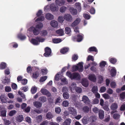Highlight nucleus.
<instances>
[{
    "label": "nucleus",
    "instance_id": "1",
    "mask_svg": "<svg viewBox=\"0 0 125 125\" xmlns=\"http://www.w3.org/2000/svg\"><path fill=\"white\" fill-rule=\"evenodd\" d=\"M66 75L71 80L79 79L80 78V76L78 73H72L68 71L66 73Z\"/></svg>",
    "mask_w": 125,
    "mask_h": 125
},
{
    "label": "nucleus",
    "instance_id": "2",
    "mask_svg": "<svg viewBox=\"0 0 125 125\" xmlns=\"http://www.w3.org/2000/svg\"><path fill=\"white\" fill-rule=\"evenodd\" d=\"M44 40V39L41 38L40 37H37L35 39H32L31 42L34 45H38L39 44L40 42H42Z\"/></svg>",
    "mask_w": 125,
    "mask_h": 125
},
{
    "label": "nucleus",
    "instance_id": "3",
    "mask_svg": "<svg viewBox=\"0 0 125 125\" xmlns=\"http://www.w3.org/2000/svg\"><path fill=\"white\" fill-rule=\"evenodd\" d=\"M76 85L75 83H73L71 84V87H70V89H74V88L76 92L78 93H80L82 91V89L81 87H76Z\"/></svg>",
    "mask_w": 125,
    "mask_h": 125
},
{
    "label": "nucleus",
    "instance_id": "4",
    "mask_svg": "<svg viewBox=\"0 0 125 125\" xmlns=\"http://www.w3.org/2000/svg\"><path fill=\"white\" fill-rule=\"evenodd\" d=\"M68 109L69 112L70 114L74 116L77 115V110L74 107L70 106L68 108Z\"/></svg>",
    "mask_w": 125,
    "mask_h": 125
},
{
    "label": "nucleus",
    "instance_id": "5",
    "mask_svg": "<svg viewBox=\"0 0 125 125\" xmlns=\"http://www.w3.org/2000/svg\"><path fill=\"white\" fill-rule=\"evenodd\" d=\"M64 20L67 21L71 22L73 20L72 16L69 14H66L63 16Z\"/></svg>",
    "mask_w": 125,
    "mask_h": 125
},
{
    "label": "nucleus",
    "instance_id": "6",
    "mask_svg": "<svg viewBox=\"0 0 125 125\" xmlns=\"http://www.w3.org/2000/svg\"><path fill=\"white\" fill-rule=\"evenodd\" d=\"M45 53L44 54V55L46 57H48L50 55L51 53V49L48 47H46L44 49Z\"/></svg>",
    "mask_w": 125,
    "mask_h": 125
},
{
    "label": "nucleus",
    "instance_id": "7",
    "mask_svg": "<svg viewBox=\"0 0 125 125\" xmlns=\"http://www.w3.org/2000/svg\"><path fill=\"white\" fill-rule=\"evenodd\" d=\"M41 92L42 94L48 97H50L51 96V93L46 89H42L41 90Z\"/></svg>",
    "mask_w": 125,
    "mask_h": 125
},
{
    "label": "nucleus",
    "instance_id": "8",
    "mask_svg": "<svg viewBox=\"0 0 125 125\" xmlns=\"http://www.w3.org/2000/svg\"><path fill=\"white\" fill-rule=\"evenodd\" d=\"M81 19L79 18H76L75 20L71 24V26L74 27L77 25L80 22Z\"/></svg>",
    "mask_w": 125,
    "mask_h": 125
},
{
    "label": "nucleus",
    "instance_id": "9",
    "mask_svg": "<svg viewBox=\"0 0 125 125\" xmlns=\"http://www.w3.org/2000/svg\"><path fill=\"white\" fill-rule=\"evenodd\" d=\"M82 101L83 102L87 104H89L90 102L88 97L87 96L84 95L82 97Z\"/></svg>",
    "mask_w": 125,
    "mask_h": 125
},
{
    "label": "nucleus",
    "instance_id": "10",
    "mask_svg": "<svg viewBox=\"0 0 125 125\" xmlns=\"http://www.w3.org/2000/svg\"><path fill=\"white\" fill-rule=\"evenodd\" d=\"M31 30H33V33L34 35H37L40 33V30L37 29L34 27H31Z\"/></svg>",
    "mask_w": 125,
    "mask_h": 125
},
{
    "label": "nucleus",
    "instance_id": "11",
    "mask_svg": "<svg viewBox=\"0 0 125 125\" xmlns=\"http://www.w3.org/2000/svg\"><path fill=\"white\" fill-rule=\"evenodd\" d=\"M55 2L56 4L60 6L64 5L65 2L64 0H55Z\"/></svg>",
    "mask_w": 125,
    "mask_h": 125
},
{
    "label": "nucleus",
    "instance_id": "12",
    "mask_svg": "<svg viewBox=\"0 0 125 125\" xmlns=\"http://www.w3.org/2000/svg\"><path fill=\"white\" fill-rule=\"evenodd\" d=\"M7 99V97L4 94H2L0 96V99L2 103H6Z\"/></svg>",
    "mask_w": 125,
    "mask_h": 125
},
{
    "label": "nucleus",
    "instance_id": "13",
    "mask_svg": "<svg viewBox=\"0 0 125 125\" xmlns=\"http://www.w3.org/2000/svg\"><path fill=\"white\" fill-rule=\"evenodd\" d=\"M33 104L34 106L37 108H39L42 107V104L38 101H35L33 102Z\"/></svg>",
    "mask_w": 125,
    "mask_h": 125
},
{
    "label": "nucleus",
    "instance_id": "14",
    "mask_svg": "<svg viewBox=\"0 0 125 125\" xmlns=\"http://www.w3.org/2000/svg\"><path fill=\"white\" fill-rule=\"evenodd\" d=\"M82 85L85 87H87L88 85V80L86 79H83L82 81Z\"/></svg>",
    "mask_w": 125,
    "mask_h": 125
},
{
    "label": "nucleus",
    "instance_id": "15",
    "mask_svg": "<svg viewBox=\"0 0 125 125\" xmlns=\"http://www.w3.org/2000/svg\"><path fill=\"white\" fill-rule=\"evenodd\" d=\"M50 10L52 11H55L58 10V8L56 5L51 4L50 6Z\"/></svg>",
    "mask_w": 125,
    "mask_h": 125
},
{
    "label": "nucleus",
    "instance_id": "16",
    "mask_svg": "<svg viewBox=\"0 0 125 125\" xmlns=\"http://www.w3.org/2000/svg\"><path fill=\"white\" fill-rule=\"evenodd\" d=\"M83 62H79L78 63L77 66L78 67V71L79 72H82L83 70Z\"/></svg>",
    "mask_w": 125,
    "mask_h": 125
},
{
    "label": "nucleus",
    "instance_id": "17",
    "mask_svg": "<svg viewBox=\"0 0 125 125\" xmlns=\"http://www.w3.org/2000/svg\"><path fill=\"white\" fill-rule=\"evenodd\" d=\"M88 79L90 81L95 82L96 81V78L94 74H91L88 77Z\"/></svg>",
    "mask_w": 125,
    "mask_h": 125
},
{
    "label": "nucleus",
    "instance_id": "18",
    "mask_svg": "<svg viewBox=\"0 0 125 125\" xmlns=\"http://www.w3.org/2000/svg\"><path fill=\"white\" fill-rule=\"evenodd\" d=\"M45 18L48 20H51L53 19L54 16L52 14L48 13L46 14Z\"/></svg>",
    "mask_w": 125,
    "mask_h": 125
},
{
    "label": "nucleus",
    "instance_id": "19",
    "mask_svg": "<svg viewBox=\"0 0 125 125\" xmlns=\"http://www.w3.org/2000/svg\"><path fill=\"white\" fill-rule=\"evenodd\" d=\"M50 24L52 27L54 28H57L58 26V22L54 20L52 21H51Z\"/></svg>",
    "mask_w": 125,
    "mask_h": 125
},
{
    "label": "nucleus",
    "instance_id": "20",
    "mask_svg": "<svg viewBox=\"0 0 125 125\" xmlns=\"http://www.w3.org/2000/svg\"><path fill=\"white\" fill-rule=\"evenodd\" d=\"M69 50V48H68L64 47L61 49L60 50V52L63 54H64L68 52Z\"/></svg>",
    "mask_w": 125,
    "mask_h": 125
},
{
    "label": "nucleus",
    "instance_id": "21",
    "mask_svg": "<svg viewBox=\"0 0 125 125\" xmlns=\"http://www.w3.org/2000/svg\"><path fill=\"white\" fill-rule=\"evenodd\" d=\"M118 108L117 104L115 103H113L111 106V109L112 110H116Z\"/></svg>",
    "mask_w": 125,
    "mask_h": 125
},
{
    "label": "nucleus",
    "instance_id": "22",
    "mask_svg": "<svg viewBox=\"0 0 125 125\" xmlns=\"http://www.w3.org/2000/svg\"><path fill=\"white\" fill-rule=\"evenodd\" d=\"M83 34L81 35L80 34H78L76 37L77 41L78 42H80L83 39Z\"/></svg>",
    "mask_w": 125,
    "mask_h": 125
},
{
    "label": "nucleus",
    "instance_id": "23",
    "mask_svg": "<svg viewBox=\"0 0 125 125\" xmlns=\"http://www.w3.org/2000/svg\"><path fill=\"white\" fill-rule=\"evenodd\" d=\"M70 11L72 15H74L77 14V11L76 9H74L73 8H70Z\"/></svg>",
    "mask_w": 125,
    "mask_h": 125
},
{
    "label": "nucleus",
    "instance_id": "24",
    "mask_svg": "<svg viewBox=\"0 0 125 125\" xmlns=\"http://www.w3.org/2000/svg\"><path fill=\"white\" fill-rule=\"evenodd\" d=\"M116 71L114 68L111 69L110 71V73L111 76L112 77H115L116 74Z\"/></svg>",
    "mask_w": 125,
    "mask_h": 125
},
{
    "label": "nucleus",
    "instance_id": "25",
    "mask_svg": "<svg viewBox=\"0 0 125 125\" xmlns=\"http://www.w3.org/2000/svg\"><path fill=\"white\" fill-rule=\"evenodd\" d=\"M89 121V117L87 116H84L82 119V122L83 124L85 125L88 123V122Z\"/></svg>",
    "mask_w": 125,
    "mask_h": 125
},
{
    "label": "nucleus",
    "instance_id": "26",
    "mask_svg": "<svg viewBox=\"0 0 125 125\" xmlns=\"http://www.w3.org/2000/svg\"><path fill=\"white\" fill-rule=\"evenodd\" d=\"M89 51L88 50V52H96V53H97L98 52L97 50L96 47L94 46L90 47L89 48Z\"/></svg>",
    "mask_w": 125,
    "mask_h": 125
},
{
    "label": "nucleus",
    "instance_id": "27",
    "mask_svg": "<svg viewBox=\"0 0 125 125\" xmlns=\"http://www.w3.org/2000/svg\"><path fill=\"white\" fill-rule=\"evenodd\" d=\"M71 122V120L70 118L66 119L63 123V125H70Z\"/></svg>",
    "mask_w": 125,
    "mask_h": 125
},
{
    "label": "nucleus",
    "instance_id": "28",
    "mask_svg": "<svg viewBox=\"0 0 125 125\" xmlns=\"http://www.w3.org/2000/svg\"><path fill=\"white\" fill-rule=\"evenodd\" d=\"M99 118L102 119L104 117V112L103 110H100L99 112Z\"/></svg>",
    "mask_w": 125,
    "mask_h": 125
},
{
    "label": "nucleus",
    "instance_id": "29",
    "mask_svg": "<svg viewBox=\"0 0 125 125\" xmlns=\"http://www.w3.org/2000/svg\"><path fill=\"white\" fill-rule=\"evenodd\" d=\"M53 117L52 113L51 112H48L46 115V117L47 119L50 120L52 119Z\"/></svg>",
    "mask_w": 125,
    "mask_h": 125
},
{
    "label": "nucleus",
    "instance_id": "30",
    "mask_svg": "<svg viewBox=\"0 0 125 125\" xmlns=\"http://www.w3.org/2000/svg\"><path fill=\"white\" fill-rule=\"evenodd\" d=\"M39 100L41 102L44 103L46 101L47 98L45 97L42 96L40 97Z\"/></svg>",
    "mask_w": 125,
    "mask_h": 125
},
{
    "label": "nucleus",
    "instance_id": "31",
    "mask_svg": "<svg viewBox=\"0 0 125 125\" xmlns=\"http://www.w3.org/2000/svg\"><path fill=\"white\" fill-rule=\"evenodd\" d=\"M63 30L62 29L57 30L56 31V33L61 36L63 35Z\"/></svg>",
    "mask_w": 125,
    "mask_h": 125
},
{
    "label": "nucleus",
    "instance_id": "32",
    "mask_svg": "<svg viewBox=\"0 0 125 125\" xmlns=\"http://www.w3.org/2000/svg\"><path fill=\"white\" fill-rule=\"evenodd\" d=\"M39 74L38 71H36L33 73L32 75V77L35 79H36L39 76Z\"/></svg>",
    "mask_w": 125,
    "mask_h": 125
},
{
    "label": "nucleus",
    "instance_id": "33",
    "mask_svg": "<svg viewBox=\"0 0 125 125\" xmlns=\"http://www.w3.org/2000/svg\"><path fill=\"white\" fill-rule=\"evenodd\" d=\"M10 82V79H8L7 77H5L3 81V83L5 85L8 84Z\"/></svg>",
    "mask_w": 125,
    "mask_h": 125
},
{
    "label": "nucleus",
    "instance_id": "34",
    "mask_svg": "<svg viewBox=\"0 0 125 125\" xmlns=\"http://www.w3.org/2000/svg\"><path fill=\"white\" fill-rule=\"evenodd\" d=\"M23 118L22 115H20L17 117L16 120L18 122H21L23 120Z\"/></svg>",
    "mask_w": 125,
    "mask_h": 125
},
{
    "label": "nucleus",
    "instance_id": "35",
    "mask_svg": "<svg viewBox=\"0 0 125 125\" xmlns=\"http://www.w3.org/2000/svg\"><path fill=\"white\" fill-rule=\"evenodd\" d=\"M75 5L78 10L80 11L81 9V3L79 2L76 3L75 4Z\"/></svg>",
    "mask_w": 125,
    "mask_h": 125
},
{
    "label": "nucleus",
    "instance_id": "36",
    "mask_svg": "<svg viewBox=\"0 0 125 125\" xmlns=\"http://www.w3.org/2000/svg\"><path fill=\"white\" fill-rule=\"evenodd\" d=\"M120 115L117 113L114 114L113 115V118L115 119H118L120 118Z\"/></svg>",
    "mask_w": 125,
    "mask_h": 125
},
{
    "label": "nucleus",
    "instance_id": "37",
    "mask_svg": "<svg viewBox=\"0 0 125 125\" xmlns=\"http://www.w3.org/2000/svg\"><path fill=\"white\" fill-rule=\"evenodd\" d=\"M53 42L55 43H58L62 41L60 39H52Z\"/></svg>",
    "mask_w": 125,
    "mask_h": 125
},
{
    "label": "nucleus",
    "instance_id": "38",
    "mask_svg": "<svg viewBox=\"0 0 125 125\" xmlns=\"http://www.w3.org/2000/svg\"><path fill=\"white\" fill-rule=\"evenodd\" d=\"M92 92L94 93H95L98 91V87L96 86H94L93 87L92 89Z\"/></svg>",
    "mask_w": 125,
    "mask_h": 125
},
{
    "label": "nucleus",
    "instance_id": "39",
    "mask_svg": "<svg viewBox=\"0 0 125 125\" xmlns=\"http://www.w3.org/2000/svg\"><path fill=\"white\" fill-rule=\"evenodd\" d=\"M63 96L65 99H68L69 97V94L67 92H64L63 94Z\"/></svg>",
    "mask_w": 125,
    "mask_h": 125
},
{
    "label": "nucleus",
    "instance_id": "40",
    "mask_svg": "<svg viewBox=\"0 0 125 125\" xmlns=\"http://www.w3.org/2000/svg\"><path fill=\"white\" fill-rule=\"evenodd\" d=\"M65 33L67 34H69L71 31V29L68 27H67L65 28Z\"/></svg>",
    "mask_w": 125,
    "mask_h": 125
},
{
    "label": "nucleus",
    "instance_id": "41",
    "mask_svg": "<svg viewBox=\"0 0 125 125\" xmlns=\"http://www.w3.org/2000/svg\"><path fill=\"white\" fill-rule=\"evenodd\" d=\"M106 64V62L104 61L101 62L100 63V67L101 68L104 67Z\"/></svg>",
    "mask_w": 125,
    "mask_h": 125
},
{
    "label": "nucleus",
    "instance_id": "42",
    "mask_svg": "<svg viewBox=\"0 0 125 125\" xmlns=\"http://www.w3.org/2000/svg\"><path fill=\"white\" fill-rule=\"evenodd\" d=\"M43 26V25L42 23H40L36 25L35 28L37 29H39L40 30V29Z\"/></svg>",
    "mask_w": 125,
    "mask_h": 125
},
{
    "label": "nucleus",
    "instance_id": "43",
    "mask_svg": "<svg viewBox=\"0 0 125 125\" xmlns=\"http://www.w3.org/2000/svg\"><path fill=\"white\" fill-rule=\"evenodd\" d=\"M98 83H102L103 81V79L102 76L99 75L98 76Z\"/></svg>",
    "mask_w": 125,
    "mask_h": 125
},
{
    "label": "nucleus",
    "instance_id": "44",
    "mask_svg": "<svg viewBox=\"0 0 125 125\" xmlns=\"http://www.w3.org/2000/svg\"><path fill=\"white\" fill-rule=\"evenodd\" d=\"M18 37L19 39L21 40H23L25 39L26 38V37L25 36L21 34H19L18 35Z\"/></svg>",
    "mask_w": 125,
    "mask_h": 125
},
{
    "label": "nucleus",
    "instance_id": "45",
    "mask_svg": "<svg viewBox=\"0 0 125 125\" xmlns=\"http://www.w3.org/2000/svg\"><path fill=\"white\" fill-rule=\"evenodd\" d=\"M83 110L84 112H88L89 111V108L88 106H85L83 107Z\"/></svg>",
    "mask_w": 125,
    "mask_h": 125
},
{
    "label": "nucleus",
    "instance_id": "46",
    "mask_svg": "<svg viewBox=\"0 0 125 125\" xmlns=\"http://www.w3.org/2000/svg\"><path fill=\"white\" fill-rule=\"evenodd\" d=\"M110 62L113 64H115L117 62L116 59L114 58H111L109 60Z\"/></svg>",
    "mask_w": 125,
    "mask_h": 125
},
{
    "label": "nucleus",
    "instance_id": "47",
    "mask_svg": "<svg viewBox=\"0 0 125 125\" xmlns=\"http://www.w3.org/2000/svg\"><path fill=\"white\" fill-rule=\"evenodd\" d=\"M63 17L62 16H60L58 17V20L59 22L62 23L64 21Z\"/></svg>",
    "mask_w": 125,
    "mask_h": 125
},
{
    "label": "nucleus",
    "instance_id": "48",
    "mask_svg": "<svg viewBox=\"0 0 125 125\" xmlns=\"http://www.w3.org/2000/svg\"><path fill=\"white\" fill-rule=\"evenodd\" d=\"M6 65V64L4 62H2L0 64V69H3L5 68Z\"/></svg>",
    "mask_w": 125,
    "mask_h": 125
},
{
    "label": "nucleus",
    "instance_id": "49",
    "mask_svg": "<svg viewBox=\"0 0 125 125\" xmlns=\"http://www.w3.org/2000/svg\"><path fill=\"white\" fill-rule=\"evenodd\" d=\"M37 89L36 87H32L31 90V93L33 94L35 93L37 91Z\"/></svg>",
    "mask_w": 125,
    "mask_h": 125
},
{
    "label": "nucleus",
    "instance_id": "50",
    "mask_svg": "<svg viewBox=\"0 0 125 125\" xmlns=\"http://www.w3.org/2000/svg\"><path fill=\"white\" fill-rule=\"evenodd\" d=\"M62 100L61 97L59 96L56 99L55 104H56L58 103H60L62 102Z\"/></svg>",
    "mask_w": 125,
    "mask_h": 125
},
{
    "label": "nucleus",
    "instance_id": "51",
    "mask_svg": "<svg viewBox=\"0 0 125 125\" xmlns=\"http://www.w3.org/2000/svg\"><path fill=\"white\" fill-rule=\"evenodd\" d=\"M94 60L93 57L91 55H89L88 56V57L87 59V61H89L90 60H91L93 61Z\"/></svg>",
    "mask_w": 125,
    "mask_h": 125
},
{
    "label": "nucleus",
    "instance_id": "52",
    "mask_svg": "<svg viewBox=\"0 0 125 125\" xmlns=\"http://www.w3.org/2000/svg\"><path fill=\"white\" fill-rule=\"evenodd\" d=\"M47 78V76L42 77L40 78V82H44L46 80Z\"/></svg>",
    "mask_w": 125,
    "mask_h": 125
},
{
    "label": "nucleus",
    "instance_id": "53",
    "mask_svg": "<svg viewBox=\"0 0 125 125\" xmlns=\"http://www.w3.org/2000/svg\"><path fill=\"white\" fill-rule=\"evenodd\" d=\"M16 113V111L15 110H11L10 111L9 114V116H12L13 115Z\"/></svg>",
    "mask_w": 125,
    "mask_h": 125
},
{
    "label": "nucleus",
    "instance_id": "54",
    "mask_svg": "<svg viewBox=\"0 0 125 125\" xmlns=\"http://www.w3.org/2000/svg\"><path fill=\"white\" fill-rule=\"evenodd\" d=\"M44 17L43 16H41L40 17L38 18L37 19H36L35 20V21L36 22H37L38 21H43L44 20Z\"/></svg>",
    "mask_w": 125,
    "mask_h": 125
},
{
    "label": "nucleus",
    "instance_id": "55",
    "mask_svg": "<svg viewBox=\"0 0 125 125\" xmlns=\"http://www.w3.org/2000/svg\"><path fill=\"white\" fill-rule=\"evenodd\" d=\"M69 104L68 102L67 101H64L62 103V106H63L66 107Z\"/></svg>",
    "mask_w": 125,
    "mask_h": 125
},
{
    "label": "nucleus",
    "instance_id": "56",
    "mask_svg": "<svg viewBox=\"0 0 125 125\" xmlns=\"http://www.w3.org/2000/svg\"><path fill=\"white\" fill-rule=\"evenodd\" d=\"M55 111L56 113L59 114L61 111V109L60 107H56L55 108Z\"/></svg>",
    "mask_w": 125,
    "mask_h": 125
},
{
    "label": "nucleus",
    "instance_id": "57",
    "mask_svg": "<svg viewBox=\"0 0 125 125\" xmlns=\"http://www.w3.org/2000/svg\"><path fill=\"white\" fill-rule=\"evenodd\" d=\"M83 16L84 18L87 20H89L91 18L90 15H89L87 14H83Z\"/></svg>",
    "mask_w": 125,
    "mask_h": 125
},
{
    "label": "nucleus",
    "instance_id": "58",
    "mask_svg": "<svg viewBox=\"0 0 125 125\" xmlns=\"http://www.w3.org/2000/svg\"><path fill=\"white\" fill-rule=\"evenodd\" d=\"M42 36H45L47 35L48 34L47 31L46 30H43L41 32Z\"/></svg>",
    "mask_w": 125,
    "mask_h": 125
},
{
    "label": "nucleus",
    "instance_id": "59",
    "mask_svg": "<svg viewBox=\"0 0 125 125\" xmlns=\"http://www.w3.org/2000/svg\"><path fill=\"white\" fill-rule=\"evenodd\" d=\"M35 112L37 114H40L42 113L43 112L42 109H35L34 110Z\"/></svg>",
    "mask_w": 125,
    "mask_h": 125
},
{
    "label": "nucleus",
    "instance_id": "60",
    "mask_svg": "<svg viewBox=\"0 0 125 125\" xmlns=\"http://www.w3.org/2000/svg\"><path fill=\"white\" fill-rule=\"evenodd\" d=\"M78 57L77 54H74L72 57V59L75 61L78 59Z\"/></svg>",
    "mask_w": 125,
    "mask_h": 125
},
{
    "label": "nucleus",
    "instance_id": "61",
    "mask_svg": "<svg viewBox=\"0 0 125 125\" xmlns=\"http://www.w3.org/2000/svg\"><path fill=\"white\" fill-rule=\"evenodd\" d=\"M11 123L10 121L9 120H4V124L5 125H9Z\"/></svg>",
    "mask_w": 125,
    "mask_h": 125
},
{
    "label": "nucleus",
    "instance_id": "62",
    "mask_svg": "<svg viewBox=\"0 0 125 125\" xmlns=\"http://www.w3.org/2000/svg\"><path fill=\"white\" fill-rule=\"evenodd\" d=\"M11 89L10 86H7L5 87V90L6 92H9L11 91Z\"/></svg>",
    "mask_w": 125,
    "mask_h": 125
},
{
    "label": "nucleus",
    "instance_id": "63",
    "mask_svg": "<svg viewBox=\"0 0 125 125\" xmlns=\"http://www.w3.org/2000/svg\"><path fill=\"white\" fill-rule=\"evenodd\" d=\"M78 67L77 65H74L72 67V70L73 71H76L77 70L78 71Z\"/></svg>",
    "mask_w": 125,
    "mask_h": 125
},
{
    "label": "nucleus",
    "instance_id": "64",
    "mask_svg": "<svg viewBox=\"0 0 125 125\" xmlns=\"http://www.w3.org/2000/svg\"><path fill=\"white\" fill-rule=\"evenodd\" d=\"M110 86L111 88H115L116 86V83L114 82H112L110 83Z\"/></svg>",
    "mask_w": 125,
    "mask_h": 125
}]
</instances>
